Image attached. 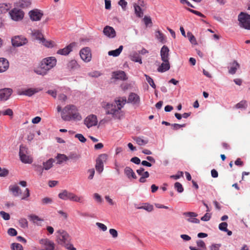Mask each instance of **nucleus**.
I'll use <instances>...</instances> for the list:
<instances>
[{"instance_id": "f257e3e1", "label": "nucleus", "mask_w": 250, "mask_h": 250, "mask_svg": "<svg viewBox=\"0 0 250 250\" xmlns=\"http://www.w3.org/2000/svg\"><path fill=\"white\" fill-rule=\"evenodd\" d=\"M126 103L125 97H119L112 103H104L102 106L105 109L106 114L111 115L114 118L120 119L123 116L122 108Z\"/></svg>"}, {"instance_id": "f03ea898", "label": "nucleus", "mask_w": 250, "mask_h": 250, "mask_svg": "<svg viewBox=\"0 0 250 250\" xmlns=\"http://www.w3.org/2000/svg\"><path fill=\"white\" fill-rule=\"evenodd\" d=\"M57 110L58 112H61L62 119L65 122L80 121L83 118L78 108L73 104H68L62 109L59 105L57 107Z\"/></svg>"}, {"instance_id": "7ed1b4c3", "label": "nucleus", "mask_w": 250, "mask_h": 250, "mask_svg": "<svg viewBox=\"0 0 250 250\" xmlns=\"http://www.w3.org/2000/svg\"><path fill=\"white\" fill-rule=\"evenodd\" d=\"M57 63V60L54 57H48L42 60L39 65L35 70V72L40 75L44 76L52 69Z\"/></svg>"}, {"instance_id": "20e7f679", "label": "nucleus", "mask_w": 250, "mask_h": 250, "mask_svg": "<svg viewBox=\"0 0 250 250\" xmlns=\"http://www.w3.org/2000/svg\"><path fill=\"white\" fill-rule=\"evenodd\" d=\"M9 15L10 18L15 21H21L24 16V12L21 9L15 7L9 11Z\"/></svg>"}, {"instance_id": "39448f33", "label": "nucleus", "mask_w": 250, "mask_h": 250, "mask_svg": "<svg viewBox=\"0 0 250 250\" xmlns=\"http://www.w3.org/2000/svg\"><path fill=\"white\" fill-rule=\"evenodd\" d=\"M238 21L241 27L250 30V15L241 12L238 16Z\"/></svg>"}, {"instance_id": "423d86ee", "label": "nucleus", "mask_w": 250, "mask_h": 250, "mask_svg": "<svg viewBox=\"0 0 250 250\" xmlns=\"http://www.w3.org/2000/svg\"><path fill=\"white\" fill-rule=\"evenodd\" d=\"M39 243L42 248L39 250H55L54 242L47 238H42L39 240Z\"/></svg>"}, {"instance_id": "0eeeda50", "label": "nucleus", "mask_w": 250, "mask_h": 250, "mask_svg": "<svg viewBox=\"0 0 250 250\" xmlns=\"http://www.w3.org/2000/svg\"><path fill=\"white\" fill-rule=\"evenodd\" d=\"M107 158L108 155L107 154H102L96 159L95 168L99 174L103 172L104 170V164L106 163Z\"/></svg>"}, {"instance_id": "6e6552de", "label": "nucleus", "mask_w": 250, "mask_h": 250, "mask_svg": "<svg viewBox=\"0 0 250 250\" xmlns=\"http://www.w3.org/2000/svg\"><path fill=\"white\" fill-rule=\"evenodd\" d=\"M12 44L14 47H20L26 44L28 41L22 35L15 36L11 39Z\"/></svg>"}, {"instance_id": "1a4fd4ad", "label": "nucleus", "mask_w": 250, "mask_h": 250, "mask_svg": "<svg viewBox=\"0 0 250 250\" xmlns=\"http://www.w3.org/2000/svg\"><path fill=\"white\" fill-rule=\"evenodd\" d=\"M80 56L82 60L85 62H89L92 58L91 50L89 47H86L80 51Z\"/></svg>"}, {"instance_id": "9d476101", "label": "nucleus", "mask_w": 250, "mask_h": 250, "mask_svg": "<svg viewBox=\"0 0 250 250\" xmlns=\"http://www.w3.org/2000/svg\"><path fill=\"white\" fill-rule=\"evenodd\" d=\"M27 149L24 146H21L20 148L19 155L22 162L25 164H31L32 162V159L26 155Z\"/></svg>"}, {"instance_id": "9b49d317", "label": "nucleus", "mask_w": 250, "mask_h": 250, "mask_svg": "<svg viewBox=\"0 0 250 250\" xmlns=\"http://www.w3.org/2000/svg\"><path fill=\"white\" fill-rule=\"evenodd\" d=\"M28 15L32 21H39L43 15V12L38 9H34L30 11Z\"/></svg>"}, {"instance_id": "f8f14e48", "label": "nucleus", "mask_w": 250, "mask_h": 250, "mask_svg": "<svg viewBox=\"0 0 250 250\" xmlns=\"http://www.w3.org/2000/svg\"><path fill=\"white\" fill-rule=\"evenodd\" d=\"M57 233L58 234V239L60 241V243L61 245H64V244L69 241V235L64 230L59 229L57 231Z\"/></svg>"}, {"instance_id": "ddd939ff", "label": "nucleus", "mask_w": 250, "mask_h": 250, "mask_svg": "<svg viewBox=\"0 0 250 250\" xmlns=\"http://www.w3.org/2000/svg\"><path fill=\"white\" fill-rule=\"evenodd\" d=\"M186 220L190 223L194 224L200 223V220L196 218L198 214L194 212H186L183 213Z\"/></svg>"}, {"instance_id": "4468645a", "label": "nucleus", "mask_w": 250, "mask_h": 250, "mask_svg": "<svg viewBox=\"0 0 250 250\" xmlns=\"http://www.w3.org/2000/svg\"><path fill=\"white\" fill-rule=\"evenodd\" d=\"M98 120L97 117L94 115L88 116L84 120V124L88 128L97 125Z\"/></svg>"}, {"instance_id": "2eb2a0df", "label": "nucleus", "mask_w": 250, "mask_h": 250, "mask_svg": "<svg viewBox=\"0 0 250 250\" xmlns=\"http://www.w3.org/2000/svg\"><path fill=\"white\" fill-rule=\"evenodd\" d=\"M13 90L11 88H5L0 89V100L7 101L11 95Z\"/></svg>"}, {"instance_id": "dca6fc26", "label": "nucleus", "mask_w": 250, "mask_h": 250, "mask_svg": "<svg viewBox=\"0 0 250 250\" xmlns=\"http://www.w3.org/2000/svg\"><path fill=\"white\" fill-rule=\"evenodd\" d=\"M76 44L75 42L71 43L65 47L58 50L57 53L61 55H67L72 51L73 48L76 46Z\"/></svg>"}, {"instance_id": "f3484780", "label": "nucleus", "mask_w": 250, "mask_h": 250, "mask_svg": "<svg viewBox=\"0 0 250 250\" xmlns=\"http://www.w3.org/2000/svg\"><path fill=\"white\" fill-rule=\"evenodd\" d=\"M127 102L138 106L140 104V97L136 93H131L129 95Z\"/></svg>"}, {"instance_id": "a211bd4d", "label": "nucleus", "mask_w": 250, "mask_h": 250, "mask_svg": "<svg viewBox=\"0 0 250 250\" xmlns=\"http://www.w3.org/2000/svg\"><path fill=\"white\" fill-rule=\"evenodd\" d=\"M104 35L109 38H114L116 37V32L114 29L110 26H105L103 29Z\"/></svg>"}, {"instance_id": "6ab92c4d", "label": "nucleus", "mask_w": 250, "mask_h": 250, "mask_svg": "<svg viewBox=\"0 0 250 250\" xmlns=\"http://www.w3.org/2000/svg\"><path fill=\"white\" fill-rule=\"evenodd\" d=\"M32 4L31 0H18L14 3V6L22 9L29 7Z\"/></svg>"}, {"instance_id": "aec40b11", "label": "nucleus", "mask_w": 250, "mask_h": 250, "mask_svg": "<svg viewBox=\"0 0 250 250\" xmlns=\"http://www.w3.org/2000/svg\"><path fill=\"white\" fill-rule=\"evenodd\" d=\"M169 52L168 48L164 45L161 49L160 56L162 61H169Z\"/></svg>"}, {"instance_id": "412c9836", "label": "nucleus", "mask_w": 250, "mask_h": 250, "mask_svg": "<svg viewBox=\"0 0 250 250\" xmlns=\"http://www.w3.org/2000/svg\"><path fill=\"white\" fill-rule=\"evenodd\" d=\"M28 218L30 221L38 226H41L42 223L44 221L43 219L35 214H30L28 216Z\"/></svg>"}, {"instance_id": "4be33fe9", "label": "nucleus", "mask_w": 250, "mask_h": 250, "mask_svg": "<svg viewBox=\"0 0 250 250\" xmlns=\"http://www.w3.org/2000/svg\"><path fill=\"white\" fill-rule=\"evenodd\" d=\"M72 192L66 189L62 190L58 194V197L60 199L62 200H70Z\"/></svg>"}, {"instance_id": "5701e85b", "label": "nucleus", "mask_w": 250, "mask_h": 250, "mask_svg": "<svg viewBox=\"0 0 250 250\" xmlns=\"http://www.w3.org/2000/svg\"><path fill=\"white\" fill-rule=\"evenodd\" d=\"M124 173L126 177L130 180L137 179V176L132 169L126 167L124 169Z\"/></svg>"}, {"instance_id": "b1692460", "label": "nucleus", "mask_w": 250, "mask_h": 250, "mask_svg": "<svg viewBox=\"0 0 250 250\" xmlns=\"http://www.w3.org/2000/svg\"><path fill=\"white\" fill-rule=\"evenodd\" d=\"M112 78L116 80H125L127 78L125 73L123 71L114 72L112 74Z\"/></svg>"}, {"instance_id": "393cba45", "label": "nucleus", "mask_w": 250, "mask_h": 250, "mask_svg": "<svg viewBox=\"0 0 250 250\" xmlns=\"http://www.w3.org/2000/svg\"><path fill=\"white\" fill-rule=\"evenodd\" d=\"M9 68V62L5 58H0V73L6 71Z\"/></svg>"}, {"instance_id": "a878e982", "label": "nucleus", "mask_w": 250, "mask_h": 250, "mask_svg": "<svg viewBox=\"0 0 250 250\" xmlns=\"http://www.w3.org/2000/svg\"><path fill=\"white\" fill-rule=\"evenodd\" d=\"M170 68V63L169 61H163V63L158 67L157 71L159 72L163 73Z\"/></svg>"}, {"instance_id": "bb28decb", "label": "nucleus", "mask_w": 250, "mask_h": 250, "mask_svg": "<svg viewBox=\"0 0 250 250\" xmlns=\"http://www.w3.org/2000/svg\"><path fill=\"white\" fill-rule=\"evenodd\" d=\"M133 140L139 146H145L148 143V139L147 138L144 137H136L133 138Z\"/></svg>"}, {"instance_id": "cd10ccee", "label": "nucleus", "mask_w": 250, "mask_h": 250, "mask_svg": "<svg viewBox=\"0 0 250 250\" xmlns=\"http://www.w3.org/2000/svg\"><path fill=\"white\" fill-rule=\"evenodd\" d=\"M54 162L55 160L52 158H50L46 161L42 163L43 167L42 168V171L43 170H48L50 169L53 167Z\"/></svg>"}, {"instance_id": "c85d7f7f", "label": "nucleus", "mask_w": 250, "mask_h": 250, "mask_svg": "<svg viewBox=\"0 0 250 250\" xmlns=\"http://www.w3.org/2000/svg\"><path fill=\"white\" fill-rule=\"evenodd\" d=\"M12 7V4L10 3H0V14L6 13Z\"/></svg>"}, {"instance_id": "c756f323", "label": "nucleus", "mask_w": 250, "mask_h": 250, "mask_svg": "<svg viewBox=\"0 0 250 250\" xmlns=\"http://www.w3.org/2000/svg\"><path fill=\"white\" fill-rule=\"evenodd\" d=\"M70 201L82 204L83 203L84 199L83 196L81 195H78L73 192H72Z\"/></svg>"}, {"instance_id": "7c9ffc66", "label": "nucleus", "mask_w": 250, "mask_h": 250, "mask_svg": "<svg viewBox=\"0 0 250 250\" xmlns=\"http://www.w3.org/2000/svg\"><path fill=\"white\" fill-rule=\"evenodd\" d=\"M239 67L240 65L239 63L235 61H233L232 63H230L229 69V73L234 74Z\"/></svg>"}, {"instance_id": "2f4dec72", "label": "nucleus", "mask_w": 250, "mask_h": 250, "mask_svg": "<svg viewBox=\"0 0 250 250\" xmlns=\"http://www.w3.org/2000/svg\"><path fill=\"white\" fill-rule=\"evenodd\" d=\"M67 66L69 69L73 70L78 69L80 67V65L75 60H72L68 62Z\"/></svg>"}, {"instance_id": "473e14b6", "label": "nucleus", "mask_w": 250, "mask_h": 250, "mask_svg": "<svg viewBox=\"0 0 250 250\" xmlns=\"http://www.w3.org/2000/svg\"><path fill=\"white\" fill-rule=\"evenodd\" d=\"M32 35L33 38L38 40L40 43L44 39L43 37L42 33L38 30H34L32 32Z\"/></svg>"}, {"instance_id": "72a5a7b5", "label": "nucleus", "mask_w": 250, "mask_h": 250, "mask_svg": "<svg viewBox=\"0 0 250 250\" xmlns=\"http://www.w3.org/2000/svg\"><path fill=\"white\" fill-rule=\"evenodd\" d=\"M41 43L44 46L50 48L55 47L57 46V44L55 42L51 40H47L45 39H44Z\"/></svg>"}, {"instance_id": "f704fd0d", "label": "nucleus", "mask_w": 250, "mask_h": 250, "mask_svg": "<svg viewBox=\"0 0 250 250\" xmlns=\"http://www.w3.org/2000/svg\"><path fill=\"white\" fill-rule=\"evenodd\" d=\"M130 59L135 62H139L140 64L142 63V61L139 53L136 52H132L130 55Z\"/></svg>"}, {"instance_id": "c9c22d12", "label": "nucleus", "mask_w": 250, "mask_h": 250, "mask_svg": "<svg viewBox=\"0 0 250 250\" xmlns=\"http://www.w3.org/2000/svg\"><path fill=\"white\" fill-rule=\"evenodd\" d=\"M123 49V46L122 45H120L118 48L108 51V55L113 57H117L121 54Z\"/></svg>"}, {"instance_id": "e433bc0d", "label": "nucleus", "mask_w": 250, "mask_h": 250, "mask_svg": "<svg viewBox=\"0 0 250 250\" xmlns=\"http://www.w3.org/2000/svg\"><path fill=\"white\" fill-rule=\"evenodd\" d=\"M38 90L35 88H28L23 90L21 93H20V95H25L28 96H31L37 93Z\"/></svg>"}, {"instance_id": "4c0bfd02", "label": "nucleus", "mask_w": 250, "mask_h": 250, "mask_svg": "<svg viewBox=\"0 0 250 250\" xmlns=\"http://www.w3.org/2000/svg\"><path fill=\"white\" fill-rule=\"evenodd\" d=\"M10 189L12 192L13 194L15 196H18L21 194V189L17 186L11 187Z\"/></svg>"}, {"instance_id": "58836bf2", "label": "nucleus", "mask_w": 250, "mask_h": 250, "mask_svg": "<svg viewBox=\"0 0 250 250\" xmlns=\"http://www.w3.org/2000/svg\"><path fill=\"white\" fill-rule=\"evenodd\" d=\"M133 6L136 15L139 18L142 17L143 16L144 13L141 7L136 4H134Z\"/></svg>"}, {"instance_id": "ea45409f", "label": "nucleus", "mask_w": 250, "mask_h": 250, "mask_svg": "<svg viewBox=\"0 0 250 250\" xmlns=\"http://www.w3.org/2000/svg\"><path fill=\"white\" fill-rule=\"evenodd\" d=\"M155 37L160 42L162 43H165L166 42V39L164 35L159 30L155 32Z\"/></svg>"}, {"instance_id": "a19ab883", "label": "nucleus", "mask_w": 250, "mask_h": 250, "mask_svg": "<svg viewBox=\"0 0 250 250\" xmlns=\"http://www.w3.org/2000/svg\"><path fill=\"white\" fill-rule=\"evenodd\" d=\"M57 160V164H61L63 162L68 160V157L64 154H59L56 157Z\"/></svg>"}, {"instance_id": "79ce46f5", "label": "nucleus", "mask_w": 250, "mask_h": 250, "mask_svg": "<svg viewBox=\"0 0 250 250\" xmlns=\"http://www.w3.org/2000/svg\"><path fill=\"white\" fill-rule=\"evenodd\" d=\"M139 209H143L148 212H151L153 210V207L152 205L148 203H145L141 207L137 208Z\"/></svg>"}, {"instance_id": "37998d69", "label": "nucleus", "mask_w": 250, "mask_h": 250, "mask_svg": "<svg viewBox=\"0 0 250 250\" xmlns=\"http://www.w3.org/2000/svg\"><path fill=\"white\" fill-rule=\"evenodd\" d=\"M187 37L188 39L191 43L194 45L197 44V42L195 37L191 32H188Z\"/></svg>"}, {"instance_id": "c03bdc74", "label": "nucleus", "mask_w": 250, "mask_h": 250, "mask_svg": "<svg viewBox=\"0 0 250 250\" xmlns=\"http://www.w3.org/2000/svg\"><path fill=\"white\" fill-rule=\"evenodd\" d=\"M19 224L21 228L26 229L28 227V221L25 218H21L19 220Z\"/></svg>"}, {"instance_id": "a18cd8bd", "label": "nucleus", "mask_w": 250, "mask_h": 250, "mask_svg": "<svg viewBox=\"0 0 250 250\" xmlns=\"http://www.w3.org/2000/svg\"><path fill=\"white\" fill-rule=\"evenodd\" d=\"M145 77H146V80L147 82V83L149 84V85L152 88H155L156 85L154 83V82L153 79L146 74H145Z\"/></svg>"}, {"instance_id": "49530a36", "label": "nucleus", "mask_w": 250, "mask_h": 250, "mask_svg": "<svg viewBox=\"0 0 250 250\" xmlns=\"http://www.w3.org/2000/svg\"><path fill=\"white\" fill-rule=\"evenodd\" d=\"M197 246L200 248L201 250H206V246L205 242L202 240H198L196 241Z\"/></svg>"}, {"instance_id": "de8ad7c7", "label": "nucleus", "mask_w": 250, "mask_h": 250, "mask_svg": "<svg viewBox=\"0 0 250 250\" xmlns=\"http://www.w3.org/2000/svg\"><path fill=\"white\" fill-rule=\"evenodd\" d=\"M174 188L179 193H182L184 191V188L182 184L179 182H176L175 183Z\"/></svg>"}, {"instance_id": "09e8293b", "label": "nucleus", "mask_w": 250, "mask_h": 250, "mask_svg": "<svg viewBox=\"0 0 250 250\" xmlns=\"http://www.w3.org/2000/svg\"><path fill=\"white\" fill-rule=\"evenodd\" d=\"M102 73L99 71H94L88 73V76L93 78H98L102 75Z\"/></svg>"}, {"instance_id": "8fccbe9b", "label": "nucleus", "mask_w": 250, "mask_h": 250, "mask_svg": "<svg viewBox=\"0 0 250 250\" xmlns=\"http://www.w3.org/2000/svg\"><path fill=\"white\" fill-rule=\"evenodd\" d=\"M96 225L100 230L103 231H105L107 229V227L103 223L97 222L96 223Z\"/></svg>"}, {"instance_id": "3c124183", "label": "nucleus", "mask_w": 250, "mask_h": 250, "mask_svg": "<svg viewBox=\"0 0 250 250\" xmlns=\"http://www.w3.org/2000/svg\"><path fill=\"white\" fill-rule=\"evenodd\" d=\"M109 234L111 235L113 238L116 239L118 237V231L114 229H110L109 230Z\"/></svg>"}, {"instance_id": "603ef678", "label": "nucleus", "mask_w": 250, "mask_h": 250, "mask_svg": "<svg viewBox=\"0 0 250 250\" xmlns=\"http://www.w3.org/2000/svg\"><path fill=\"white\" fill-rule=\"evenodd\" d=\"M247 106V102L245 101H242L236 104V107L237 108H245Z\"/></svg>"}, {"instance_id": "864d4df0", "label": "nucleus", "mask_w": 250, "mask_h": 250, "mask_svg": "<svg viewBox=\"0 0 250 250\" xmlns=\"http://www.w3.org/2000/svg\"><path fill=\"white\" fill-rule=\"evenodd\" d=\"M118 4L122 7L123 10H125L127 5V2L126 0H120L118 2Z\"/></svg>"}, {"instance_id": "5fc2aeb1", "label": "nucleus", "mask_w": 250, "mask_h": 250, "mask_svg": "<svg viewBox=\"0 0 250 250\" xmlns=\"http://www.w3.org/2000/svg\"><path fill=\"white\" fill-rule=\"evenodd\" d=\"M0 215L4 220H9L10 219V215L4 211H0Z\"/></svg>"}, {"instance_id": "6e6d98bb", "label": "nucleus", "mask_w": 250, "mask_h": 250, "mask_svg": "<svg viewBox=\"0 0 250 250\" xmlns=\"http://www.w3.org/2000/svg\"><path fill=\"white\" fill-rule=\"evenodd\" d=\"M12 250H22V246L19 243H13L12 244Z\"/></svg>"}, {"instance_id": "4d7b16f0", "label": "nucleus", "mask_w": 250, "mask_h": 250, "mask_svg": "<svg viewBox=\"0 0 250 250\" xmlns=\"http://www.w3.org/2000/svg\"><path fill=\"white\" fill-rule=\"evenodd\" d=\"M58 100L62 103H65L67 100V97L66 95L61 93L58 95Z\"/></svg>"}, {"instance_id": "13d9d810", "label": "nucleus", "mask_w": 250, "mask_h": 250, "mask_svg": "<svg viewBox=\"0 0 250 250\" xmlns=\"http://www.w3.org/2000/svg\"><path fill=\"white\" fill-rule=\"evenodd\" d=\"M228 224L226 222H223L219 224V229L222 231H227Z\"/></svg>"}, {"instance_id": "bf43d9fd", "label": "nucleus", "mask_w": 250, "mask_h": 250, "mask_svg": "<svg viewBox=\"0 0 250 250\" xmlns=\"http://www.w3.org/2000/svg\"><path fill=\"white\" fill-rule=\"evenodd\" d=\"M42 204L43 205L51 204L53 202V200L51 198L49 197H45L42 200Z\"/></svg>"}, {"instance_id": "052dcab7", "label": "nucleus", "mask_w": 250, "mask_h": 250, "mask_svg": "<svg viewBox=\"0 0 250 250\" xmlns=\"http://www.w3.org/2000/svg\"><path fill=\"white\" fill-rule=\"evenodd\" d=\"M75 137L82 143H85L86 141V138L82 134H77Z\"/></svg>"}, {"instance_id": "680f3d73", "label": "nucleus", "mask_w": 250, "mask_h": 250, "mask_svg": "<svg viewBox=\"0 0 250 250\" xmlns=\"http://www.w3.org/2000/svg\"><path fill=\"white\" fill-rule=\"evenodd\" d=\"M3 115H8L10 117H12L13 115V112L12 109L10 108L6 109L5 110L2 111Z\"/></svg>"}, {"instance_id": "e2e57ef3", "label": "nucleus", "mask_w": 250, "mask_h": 250, "mask_svg": "<svg viewBox=\"0 0 250 250\" xmlns=\"http://www.w3.org/2000/svg\"><path fill=\"white\" fill-rule=\"evenodd\" d=\"M149 176V174L147 171H146L144 175H143L142 176H141L139 182L141 183H145L146 182V178H148Z\"/></svg>"}, {"instance_id": "0e129e2a", "label": "nucleus", "mask_w": 250, "mask_h": 250, "mask_svg": "<svg viewBox=\"0 0 250 250\" xmlns=\"http://www.w3.org/2000/svg\"><path fill=\"white\" fill-rule=\"evenodd\" d=\"M221 245L220 244H213L209 247L210 250H219Z\"/></svg>"}, {"instance_id": "69168bd1", "label": "nucleus", "mask_w": 250, "mask_h": 250, "mask_svg": "<svg viewBox=\"0 0 250 250\" xmlns=\"http://www.w3.org/2000/svg\"><path fill=\"white\" fill-rule=\"evenodd\" d=\"M93 197L98 203H101L103 202V199L101 196L98 193H94L93 194Z\"/></svg>"}, {"instance_id": "338daca9", "label": "nucleus", "mask_w": 250, "mask_h": 250, "mask_svg": "<svg viewBox=\"0 0 250 250\" xmlns=\"http://www.w3.org/2000/svg\"><path fill=\"white\" fill-rule=\"evenodd\" d=\"M210 218L211 214L207 212L201 217V220L203 221H208L210 220Z\"/></svg>"}, {"instance_id": "774afa93", "label": "nucleus", "mask_w": 250, "mask_h": 250, "mask_svg": "<svg viewBox=\"0 0 250 250\" xmlns=\"http://www.w3.org/2000/svg\"><path fill=\"white\" fill-rule=\"evenodd\" d=\"M65 248L68 250H76V249L73 247V245L70 243H66L63 245Z\"/></svg>"}]
</instances>
